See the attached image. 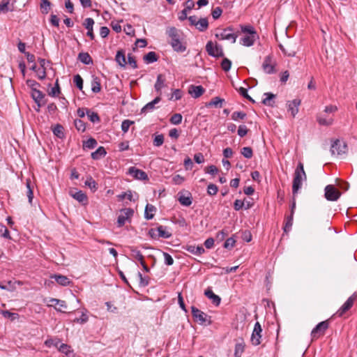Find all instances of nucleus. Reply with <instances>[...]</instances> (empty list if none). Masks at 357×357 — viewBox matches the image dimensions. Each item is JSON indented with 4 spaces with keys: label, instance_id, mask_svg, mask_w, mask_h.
Listing matches in <instances>:
<instances>
[{
    "label": "nucleus",
    "instance_id": "nucleus-1",
    "mask_svg": "<svg viewBox=\"0 0 357 357\" xmlns=\"http://www.w3.org/2000/svg\"><path fill=\"white\" fill-rule=\"evenodd\" d=\"M167 34L170 38L169 43L173 50L177 52H183L186 46L181 41V33L175 27H170L167 30Z\"/></svg>",
    "mask_w": 357,
    "mask_h": 357
},
{
    "label": "nucleus",
    "instance_id": "nucleus-2",
    "mask_svg": "<svg viewBox=\"0 0 357 357\" xmlns=\"http://www.w3.org/2000/svg\"><path fill=\"white\" fill-rule=\"evenodd\" d=\"M306 179L307 176L304 170L303 164L301 162H299L294 174L292 183V193L294 196H295L301 188L302 181H306Z\"/></svg>",
    "mask_w": 357,
    "mask_h": 357
},
{
    "label": "nucleus",
    "instance_id": "nucleus-3",
    "mask_svg": "<svg viewBox=\"0 0 357 357\" xmlns=\"http://www.w3.org/2000/svg\"><path fill=\"white\" fill-rule=\"evenodd\" d=\"M233 31L234 28L232 26H227L224 29L218 28L215 30V36L219 40H231L232 43H235L238 35L233 33Z\"/></svg>",
    "mask_w": 357,
    "mask_h": 357
},
{
    "label": "nucleus",
    "instance_id": "nucleus-4",
    "mask_svg": "<svg viewBox=\"0 0 357 357\" xmlns=\"http://www.w3.org/2000/svg\"><path fill=\"white\" fill-rule=\"evenodd\" d=\"M206 50L208 55L213 57H223L225 55L222 46L218 43L214 44L212 41H208L206 43Z\"/></svg>",
    "mask_w": 357,
    "mask_h": 357
},
{
    "label": "nucleus",
    "instance_id": "nucleus-5",
    "mask_svg": "<svg viewBox=\"0 0 357 357\" xmlns=\"http://www.w3.org/2000/svg\"><path fill=\"white\" fill-rule=\"evenodd\" d=\"M329 327V322L328 320L323 321L319 323L312 331L311 337L312 340H317L321 336H323L325 334L326 331Z\"/></svg>",
    "mask_w": 357,
    "mask_h": 357
},
{
    "label": "nucleus",
    "instance_id": "nucleus-6",
    "mask_svg": "<svg viewBox=\"0 0 357 357\" xmlns=\"http://www.w3.org/2000/svg\"><path fill=\"white\" fill-rule=\"evenodd\" d=\"M347 145L340 139H335L331 144V153L332 155H342L346 154Z\"/></svg>",
    "mask_w": 357,
    "mask_h": 357
},
{
    "label": "nucleus",
    "instance_id": "nucleus-7",
    "mask_svg": "<svg viewBox=\"0 0 357 357\" xmlns=\"http://www.w3.org/2000/svg\"><path fill=\"white\" fill-rule=\"evenodd\" d=\"M188 20L190 25L195 26L199 31H204L208 27V22L206 17L197 20V17L195 15H192L188 17Z\"/></svg>",
    "mask_w": 357,
    "mask_h": 357
},
{
    "label": "nucleus",
    "instance_id": "nucleus-8",
    "mask_svg": "<svg viewBox=\"0 0 357 357\" xmlns=\"http://www.w3.org/2000/svg\"><path fill=\"white\" fill-rule=\"evenodd\" d=\"M340 192L333 185H328L325 188V197L328 201H337L340 197Z\"/></svg>",
    "mask_w": 357,
    "mask_h": 357
},
{
    "label": "nucleus",
    "instance_id": "nucleus-9",
    "mask_svg": "<svg viewBox=\"0 0 357 357\" xmlns=\"http://www.w3.org/2000/svg\"><path fill=\"white\" fill-rule=\"evenodd\" d=\"M357 295L356 293H354L342 305V307L336 312L335 315L337 317H342L343 314L349 310L353 306L354 301H356Z\"/></svg>",
    "mask_w": 357,
    "mask_h": 357
},
{
    "label": "nucleus",
    "instance_id": "nucleus-10",
    "mask_svg": "<svg viewBox=\"0 0 357 357\" xmlns=\"http://www.w3.org/2000/svg\"><path fill=\"white\" fill-rule=\"evenodd\" d=\"M134 213L133 209L130 208H126L121 210L120 215L117 218V225L119 227L124 225L126 221L130 218Z\"/></svg>",
    "mask_w": 357,
    "mask_h": 357
},
{
    "label": "nucleus",
    "instance_id": "nucleus-11",
    "mask_svg": "<svg viewBox=\"0 0 357 357\" xmlns=\"http://www.w3.org/2000/svg\"><path fill=\"white\" fill-rule=\"evenodd\" d=\"M262 328L261 324L257 321L255 323L254 329L251 335V342L253 345L257 346L261 343Z\"/></svg>",
    "mask_w": 357,
    "mask_h": 357
},
{
    "label": "nucleus",
    "instance_id": "nucleus-12",
    "mask_svg": "<svg viewBox=\"0 0 357 357\" xmlns=\"http://www.w3.org/2000/svg\"><path fill=\"white\" fill-rule=\"evenodd\" d=\"M191 312L195 321L199 322L200 324H204L208 321V315L196 307L192 306Z\"/></svg>",
    "mask_w": 357,
    "mask_h": 357
},
{
    "label": "nucleus",
    "instance_id": "nucleus-13",
    "mask_svg": "<svg viewBox=\"0 0 357 357\" xmlns=\"http://www.w3.org/2000/svg\"><path fill=\"white\" fill-rule=\"evenodd\" d=\"M279 47L283 54L287 56L293 57L296 54L295 44L287 43L285 45L280 44Z\"/></svg>",
    "mask_w": 357,
    "mask_h": 357
},
{
    "label": "nucleus",
    "instance_id": "nucleus-14",
    "mask_svg": "<svg viewBox=\"0 0 357 357\" xmlns=\"http://www.w3.org/2000/svg\"><path fill=\"white\" fill-rule=\"evenodd\" d=\"M128 174L132 175L135 178L141 181H146L149 179L147 174L135 167H131L128 169Z\"/></svg>",
    "mask_w": 357,
    "mask_h": 357
},
{
    "label": "nucleus",
    "instance_id": "nucleus-15",
    "mask_svg": "<svg viewBox=\"0 0 357 357\" xmlns=\"http://www.w3.org/2000/svg\"><path fill=\"white\" fill-rule=\"evenodd\" d=\"M184 6L185 8L183 10H181L178 14V20L181 21H183L186 19L188 20V12L194 8L195 3L192 0H187L185 2Z\"/></svg>",
    "mask_w": 357,
    "mask_h": 357
},
{
    "label": "nucleus",
    "instance_id": "nucleus-16",
    "mask_svg": "<svg viewBox=\"0 0 357 357\" xmlns=\"http://www.w3.org/2000/svg\"><path fill=\"white\" fill-rule=\"evenodd\" d=\"M69 194L71 197H73L75 199L78 201L79 202L86 204H87V196L85 193H84L82 190H70Z\"/></svg>",
    "mask_w": 357,
    "mask_h": 357
},
{
    "label": "nucleus",
    "instance_id": "nucleus-17",
    "mask_svg": "<svg viewBox=\"0 0 357 357\" xmlns=\"http://www.w3.org/2000/svg\"><path fill=\"white\" fill-rule=\"evenodd\" d=\"M262 69L267 74H273L275 73V66L272 64V58L271 56L265 57L262 64Z\"/></svg>",
    "mask_w": 357,
    "mask_h": 357
},
{
    "label": "nucleus",
    "instance_id": "nucleus-18",
    "mask_svg": "<svg viewBox=\"0 0 357 357\" xmlns=\"http://www.w3.org/2000/svg\"><path fill=\"white\" fill-rule=\"evenodd\" d=\"M205 92L204 88L201 86L190 85L188 89V93L194 98H197L204 94Z\"/></svg>",
    "mask_w": 357,
    "mask_h": 357
},
{
    "label": "nucleus",
    "instance_id": "nucleus-19",
    "mask_svg": "<svg viewBox=\"0 0 357 357\" xmlns=\"http://www.w3.org/2000/svg\"><path fill=\"white\" fill-rule=\"evenodd\" d=\"M93 24H94V20L91 17L86 18L83 23V26L87 29L86 35L91 40H93L95 38V35L93 33Z\"/></svg>",
    "mask_w": 357,
    "mask_h": 357
},
{
    "label": "nucleus",
    "instance_id": "nucleus-20",
    "mask_svg": "<svg viewBox=\"0 0 357 357\" xmlns=\"http://www.w3.org/2000/svg\"><path fill=\"white\" fill-rule=\"evenodd\" d=\"M166 79L165 75L162 74H159L157 76V80L155 83L154 88L156 92L159 94L158 96H160L162 93L161 90L163 87L166 86Z\"/></svg>",
    "mask_w": 357,
    "mask_h": 357
},
{
    "label": "nucleus",
    "instance_id": "nucleus-21",
    "mask_svg": "<svg viewBox=\"0 0 357 357\" xmlns=\"http://www.w3.org/2000/svg\"><path fill=\"white\" fill-rule=\"evenodd\" d=\"M300 104L301 100L297 98L289 102L288 111L291 112L293 117H294L298 112V107Z\"/></svg>",
    "mask_w": 357,
    "mask_h": 357
},
{
    "label": "nucleus",
    "instance_id": "nucleus-22",
    "mask_svg": "<svg viewBox=\"0 0 357 357\" xmlns=\"http://www.w3.org/2000/svg\"><path fill=\"white\" fill-rule=\"evenodd\" d=\"M161 100L160 96H157L153 100L148 102L146 105H144L141 109V113H146L149 112H152L155 108V105L158 104Z\"/></svg>",
    "mask_w": 357,
    "mask_h": 357
},
{
    "label": "nucleus",
    "instance_id": "nucleus-23",
    "mask_svg": "<svg viewBox=\"0 0 357 357\" xmlns=\"http://www.w3.org/2000/svg\"><path fill=\"white\" fill-rule=\"evenodd\" d=\"M204 294L206 297L211 300L212 303L215 305L218 306L220 305L221 301L220 297L215 294L210 288H208L205 290Z\"/></svg>",
    "mask_w": 357,
    "mask_h": 357
},
{
    "label": "nucleus",
    "instance_id": "nucleus-24",
    "mask_svg": "<svg viewBox=\"0 0 357 357\" xmlns=\"http://www.w3.org/2000/svg\"><path fill=\"white\" fill-rule=\"evenodd\" d=\"M187 194V196H185L184 195H180V193H178V200L179 203L184 206H189L192 203V197L191 194L190 192H188Z\"/></svg>",
    "mask_w": 357,
    "mask_h": 357
},
{
    "label": "nucleus",
    "instance_id": "nucleus-25",
    "mask_svg": "<svg viewBox=\"0 0 357 357\" xmlns=\"http://www.w3.org/2000/svg\"><path fill=\"white\" fill-rule=\"evenodd\" d=\"M257 38V34L245 36L241 39V43L246 47L252 46L256 40Z\"/></svg>",
    "mask_w": 357,
    "mask_h": 357
},
{
    "label": "nucleus",
    "instance_id": "nucleus-26",
    "mask_svg": "<svg viewBox=\"0 0 357 357\" xmlns=\"http://www.w3.org/2000/svg\"><path fill=\"white\" fill-rule=\"evenodd\" d=\"M186 250L195 255H201L205 252L202 245H188L186 247Z\"/></svg>",
    "mask_w": 357,
    "mask_h": 357
},
{
    "label": "nucleus",
    "instance_id": "nucleus-27",
    "mask_svg": "<svg viewBox=\"0 0 357 357\" xmlns=\"http://www.w3.org/2000/svg\"><path fill=\"white\" fill-rule=\"evenodd\" d=\"M116 61L119 63V65L121 67H125L127 64L126 60V55L123 50H119L116 53V57H115Z\"/></svg>",
    "mask_w": 357,
    "mask_h": 357
},
{
    "label": "nucleus",
    "instance_id": "nucleus-28",
    "mask_svg": "<svg viewBox=\"0 0 357 357\" xmlns=\"http://www.w3.org/2000/svg\"><path fill=\"white\" fill-rule=\"evenodd\" d=\"M245 344L243 339L241 340V342H237L235 345L234 350V356L235 357H241L242 354L244 352Z\"/></svg>",
    "mask_w": 357,
    "mask_h": 357
},
{
    "label": "nucleus",
    "instance_id": "nucleus-29",
    "mask_svg": "<svg viewBox=\"0 0 357 357\" xmlns=\"http://www.w3.org/2000/svg\"><path fill=\"white\" fill-rule=\"evenodd\" d=\"M78 59L86 65H89L93 63V59L87 52H80L78 54Z\"/></svg>",
    "mask_w": 357,
    "mask_h": 357
},
{
    "label": "nucleus",
    "instance_id": "nucleus-30",
    "mask_svg": "<svg viewBox=\"0 0 357 357\" xmlns=\"http://www.w3.org/2000/svg\"><path fill=\"white\" fill-rule=\"evenodd\" d=\"M31 96L33 99L34 100L35 102L37 103L38 107H40V102L43 100V98L45 97L44 93L38 89H33V91L31 93Z\"/></svg>",
    "mask_w": 357,
    "mask_h": 357
},
{
    "label": "nucleus",
    "instance_id": "nucleus-31",
    "mask_svg": "<svg viewBox=\"0 0 357 357\" xmlns=\"http://www.w3.org/2000/svg\"><path fill=\"white\" fill-rule=\"evenodd\" d=\"M143 59L146 63L149 64L157 61L158 56L155 52H149L144 56Z\"/></svg>",
    "mask_w": 357,
    "mask_h": 357
},
{
    "label": "nucleus",
    "instance_id": "nucleus-32",
    "mask_svg": "<svg viewBox=\"0 0 357 357\" xmlns=\"http://www.w3.org/2000/svg\"><path fill=\"white\" fill-rule=\"evenodd\" d=\"M130 250L131 252L130 255L133 259L139 261L140 263L144 261V256L142 255L139 250H138L137 248L134 247H130Z\"/></svg>",
    "mask_w": 357,
    "mask_h": 357
},
{
    "label": "nucleus",
    "instance_id": "nucleus-33",
    "mask_svg": "<svg viewBox=\"0 0 357 357\" xmlns=\"http://www.w3.org/2000/svg\"><path fill=\"white\" fill-rule=\"evenodd\" d=\"M52 278H54L56 282L62 286H67L70 282L68 278L62 275H54Z\"/></svg>",
    "mask_w": 357,
    "mask_h": 357
},
{
    "label": "nucleus",
    "instance_id": "nucleus-34",
    "mask_svg": "<svg viewBox=\"0 0 357 357\" xmlns=\"http://www.w3.org/2000/svg\"><path fill=\"white\" fill-rule=\"evenodd\" d=\"M107 152L103 146H100L98 149L91 153V158L93 160H99L100 158L105 156Z\"/></svg>",
    "mask_w": 357,
    "mask_h": 357
},
{
    "label": "nucleus",
    "instance_id": "nucleus-35",
    "mask_svg": "<svg viewBox=\"0 0 357 357\" xmlns=\"http://www.w3.org/2000/svg\"><path fill=\"white\" fill-rule=\"evenodd\" d=\"M156 208L154 206L148 204L146 206L145 211H144V217L146 220H151L154 214L153 213L154 211H155Z\"/></svg>",
    "mask_w": 357,
    "mask_h": 357
},
{
    "label": "nucleus",
    "instance_id": "nucleus-36",
    "mask_svg": "<svg viewBox=\"0 0 357 357\" xmlns=\"http://www.w3.org/2000/svg\"><path fill=\"white\" fill-rule=\"evenodd\" d=\"M101 90L100 79L98 77H93L91 82V91L93 93H99Z\"/></svg>",
    "mask_w": 357,
    "mask_h": 357
},
{
    "label": "nucleus",
    "instance_id": "nucleus-37",
    "mask_svg": "<svg viewBox=\"0 0 357 357\" xmlns=\"http://www.w3.org/2000/svg\"><path fill=\"white\" fill-rule=\"evenodd\" d=\"M264 96H266V98L262 100V103L267 106L273 107V105H274L273 99L275 98V95H274L272 93L268 92V93H265Z\"/></svg>",
    "mask_w": 357,
    "mask_h": 357
},
{
    "label": "nucleus",
    "instance_id": "nucleus-38",
    "mask_svg": "<svg viewBox=\"0 0 357 357\" xmlns=\"http://www.w3.org/2000/svg\"><path fill=\"white\" fill-rule=\"evenodd\" d=\"M157 232L158 238H169L172 236V234L166 230V227L162 225L157 227Z\"/></svg>",
    "mask_w": 357,
    "mask_h": 357
},
{
    "label": "nucleus",
    "instance_id": "nucleus-39",
    "mask_svg": "<svg viewBox=\"0 0 357 357\" xmlns=\"http://www.w3.org/2000/svg\"><path fill=\"white\" fill-rule=\"evenodd\" d=\"M225 101L224 99L220 98V97H215L211 99V100L207 104V107L214 106L215 107L221 108L222 107V102Z\"/></svg>",
    "mask_w": 357,
    "mask_h": 357
},
{
    "label": "nucleus",
    "instance_id": "nucleus-40",
    "mask_svg": "<svg viewBox=\"0 0 357 357\" xmlns=\"http://www.w3.org/2000/svg\"><path fill=\"white\" fill-rule=\"evenodd\" d=\"M293 218L292 214L286 217L284 226L283 227L284 232L287 234L291 229L293 225Z\"/></svg>",
    "mask_w": 357,
    "mask_h": 357
},
{
    "label": "nucleus",
    "instance_id": "nucleus-41",
    "mask_svg": "<svg viewBox=\"0 0 357 357\" xmlns=\"http://www.w3.org/2000/svg\"><path fill=\"white\" fill-rule=\"evenodd\" d=\"M63 130L61 125L57 124L53 129V133L59 139H63L65 137Z\"/></svg>",
    "mask_w": 357,
    "mask_h": 357
},
{
    "label": "nucleus",
    "instance_id": "nucleus-42",
    "mask_svg": "<svg viewBox=\"0 0 357 357\" xmlns=\"http://www.w3.org/2000/svg\"><path fill=\"white\" fill-rule=\"evenodd\" d=\"M86 114L91 122L96 123L100 121V117L98 113L92 112L89 109H86Z\"/></svg>",
    "mask_w": 357,
    "mask_h": 357
},
{
    "label": "nucleus",
    "instance_id": "nucleus-43",
    "mask_svg": "<svg viewBox=\"0 0 357 357\" xmlns=\"http://www.w3.org/2000/svg\"><path fill=\"white\" fill-rule=\"evenodd\" d=\"M26 186L27 188V197L29 199V202L30 204L32 203V200L33 198V187H31V181L30 179H26Z\"/></svg>",
    "mask_w": 357,
    "mask_h": 357
},
{
    "label": "nucleus",
    "instance_id": "nucleus-44",
    "mask_svg": "<svg viewBox=\"0 0 357 357\" xmlns=\"http://www.w3.org/2000/svg\"><path fill=\"white\" fill-rule=\"evenodd\" d=\"M97 141L94 138L91 137L86 141L84 142L83 146L84 148L92 149L97 146Z\"/></svg>",
    "mask_w": 357,
    "mask_h": 357
},
{
    "label": "nucleus",
    "instance_id": "nucleus-45",
    "mask_svg": "<svg viewBox=\"0 0 357 357\" xmlns=\"http://www.w3.org/2000/svg\"><path fill=\"white\" fill-rule=\"evenodd\" d=\"M182 118L183 117L181 114L176 113V114H173L171 116L169 121L171 123H172L174 125H178L181 123Z\"/></svg>",
    "mask_w": 357,
    "mask_h": 357
},
{
    "label": "nucleus",
    "instance_id": "nucleus-46",
    "mask_svg": "<svg viewBox=\"0 0 357 357\" xmlns=\"http://www.w3.org/2000/svg\"><path fill=\"white\" fill-rule=\"evenodd\" d=\"M51 4L52 3L49 0H45L43 1V2H41L40 8L42 13L44 14H47L50 11Z\"/></svg>",
    "mask_w": 357,
    "mask_h": 357
},
{
    "label": "nucleus",
    "instance_id": "nucleus-47",
    "mask_svg": "<svg viewBox=\"0 0 357 357\" xmlns=\"http://www.w3.org/2000/svg\"><path fill=\"white\" fill-rule=\"evenodd\" d=\"M241 154L248 159L251 158L253 156V151L250 147H243L241 151Z\"/></svg>",
    "mask_w": 357,
    "mask_h": 357
},
{
    "label": "nucleus",
    "instance_id": "nucleus-48",
    "mask_svg": "<svg viewBox=\"0 0 357 357\" xmlns=\"http://www.w3.org/2000/svg\"><path fill=\"white\" fill-rule=\"evenodd\" d=\"M231 61L227 58H224L221 62V68L225 72H228L231 69Z\"/></svg>",
    "mask_w": 357,
    "mask_h": 357
},
{
    "label": "nucleus",
    "instance_id": "nucleus-49",
    "mask_svg": "<svg viewBox=\"0 0 357 357\" xmlns=\"http://www.w3.org/2000/svg\"><path fill=\"white\" fill-rule=\"evenodd\" d=\"M74 124H75L76 129L78 131H82V132L85 131L86 126H85V123L83 121H82L80 119H75L74 121Z\"/></svg>",
    "mask_w": 357,
    "mask_h": 357
},
{
    "label": "nucleus",
    "instance_id": "nucleus-50",
    "mask_svg": "<svg viewBox=\"0 0 357 357\" xmlns=\"http://www.w3.org/2000/svg\"><path fill=\"white\" fill-rule=\"evenodd\" d=\"M60 86L59 84V80L56 79L55 82V85L53 88H52L51 91L49 92V95L55 97L57 96L60 93Z\"/></svg>",
    "mask_w": 357,
    "mask_h": 357
},
{
    "label": "nucleus",
    "instance_id": "nucleus-51",
    "mask_svg": "<svg viewBox=\"0 0 357 357\" xmlns=\"http://www.w3.org/2000/svg\"><path fill=\"white\" fill-rule=\"evenodd\" d=\"M73 82H74L75 84L76 85V86L79 90H82V89H83V79L82 78V77L79 74L75 75L74 76Z\"/></svg>",
    "mask_w": 357,
    "mask_h": 357
},
{
    "label": "nucleus",
    "instance_id": "nucleus-52",
    "mask_svg": "<svg viewBox=\"0 0 357 357\" xmlns=\"http://www.w3.org/2000/svg\"><path fill=\"white\" fill-rule=\"evenodd\" d=\"M246 117V114L243 112H234L231 114V119L234 121H238L239 119H244Z\"/></svg>",
    "mask_w": 357,
    "mask_h": 357
},
{
    "label": "nucleus",
    "instance_id": "nucleus-53",
    "mask_svg": "<svg viewBox=\"0 0 357 357\" xmlns=\"http://www.w3.org/2000/svg\"><path fill=\"white\" fill-rule=\"evenodd\" d=\"M241 31L248 35L257 34L254 27L252 26H241Z\"/></svg>",
    "mask_w": 357,
    "mask_h": 357
},
{
    "label": "nucleus",
    "instance_id": "nucleus-54",
    "mask_svg": "<svg viewBox=\"0 0 357 357\" xmlns=\"http://www.w3.org/2000/svg\"><path fill=\"white\" fill-rule=\"evenodd\" d=\"M70 347L67 344L61 343L59 344L58 349L60 352L68 355L70 353Z\"/></svg>",
    "mask_w": 357,
    "mask_h": 357
},
{
    "label": "nucleus",
    "instance_id": "nucleus-55",
    "mask_svg": "<svg viewBox=\"0 0 357 357\" xmlns=\"http://www.w3.org/2000/svg\"><path fill=\"white\" fill-rule=\"evenodd\" d=\"M218 191V188L213 183H210L207 187V193L209 195H215Z\"/></svg>",
    "mask_w": 357,
    "mask_h": 357
},
{
    "label": "nucleus",
    "instance_id": "nucleus-56",
    "mask_svg": "<svg viewBox=\"0 0 357 357\" xmlns=\"http://www.w3.org/2000/svg\"><path fill=\"white\" fill-rule=\"evenodd\" d=\"M134 123V121L126 119L124 120L121 123V130L123 132H127L131 125Z\"/></svg>",
    "mask_w": 357,
    "mask_h": 357
},
{
    "label": "nucleus",
    "instance_id": "nucleus-57",
    "mask_svg": "<svg viewBox=\"0 0 357 357\" xmlns=\"http://www.w3.org/2000/svg\"><path fill=\"white\" fill-rule=\"evenodd\" d=\"M45 344L47 347H55L58 348L60 344V341L59 340L48 339L45 342Z\"/></svg>",
    "mask_w": 357,
    "mask_h": 357
},
{
    "label": "nucleus",
    "instance_id": "nucleus-58",
    "mask_svg": "<svg viewBox=\"0 0 357 357\" xmlns=\"http://www.w3.org/2000/svg\"><path fill=\"white\" fill-rule=\"evenodd\" d=\"M164 142V136L163 135H158L154 137L153 139V145L155 146L159 147L162 145Z\"/></svg>",
    "mask_w": 357,
    "mask_h": 357
},
{
    "label": "nucleus",
    "instance_id": "nucleus-59",
    "mask_svg": "<svg viewBox=\"0 0 357 357\" xmlns=\"http://www.w3.org/2000/svg\"><path fill=\"white\" fill-rule=\"evenodd\" d=\"M85 185L94 191L97 190V183L91 177L86 179Z\"/></svg>",
    "mask_w": 357,
    "mask_h": 357
},
{
    "label": "nucleus",
    "instance_id": "nucleus-60",
    "mask_svg": "<svg viewBox=\"0 0 357 357\" xmlns=\"http://www.w3.org/2000/svg\"><path fill=\"white\" fill-rule=\"evenodd\" d=\"M9 0H2V1L0 3V13H7L9 10L8 5H9Z\"/></svg>",
    "mask_w": 357,
    "mask_h": 357
},
{
    "label": "nucleus",
    "instance_id": "nucleus-61",
    "mask_svg": "<svg viewBox=\"0 0 357 357\" xmlns=\"http://www.w3.org/2000/svg\"><path fill=\"white\" fill-rule=\"evenodd\" d=\"M0 233H1V236L3 238H10V233H9L8 229L3 224H0Z\"/></svg>",
    "mask_w": 357,
    "mask_h": 357
},
{
    "label": "nucleus",
    "instance_id": "nucleus-62",
    "mask_svg": "<svg viewBox=\"0 0 357 357\" xmlns=\"http://www.w3.org/2000/svg\"><path fill=\"white\" fill-rule=\"evenodd\" d=\"M137 275L139 279V286L143 287H146L149 284V278L143 277L140 272H138Z\"/></svg>",
    "mask_w": 357,
    "mask_h": 357
},
{
    "label": "nucleus",
    "instance_id": "nucleus-63",
    "mask_svg": "<svg viewBox=\"0 0 357 357\" xmlns=\"http://www.w3.org/2000/svg\"><path fill=\"white\" fill-rule=\"evenodd\" d=\"M128 63L134 69L137 68L135 57L131 54H128Z\"/></svg>",
    "mask_w": 357,
    "mask_h": 357
},
{
    "label": "nucleus",
    "instance_id": "nucleus-64",
    "mask_svg": "<svg viewBox=\"0 0 357 357\" xmlns=\"http://www.w3.org/2000/svg\"><path fill=\"white\" fill-rule=\"evenodd\" d=\"M235 243L236 241L234 238H229L225 241L224 243V248L226 249H231L235 245Z\"/></svg>",
    "mask_w": 357,
    "mask_h": 357
}]
</instances>
